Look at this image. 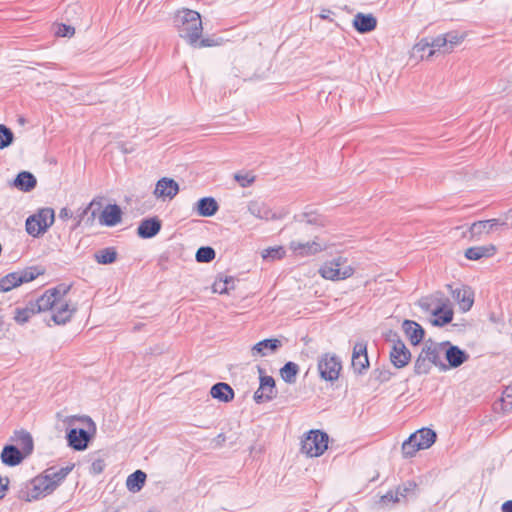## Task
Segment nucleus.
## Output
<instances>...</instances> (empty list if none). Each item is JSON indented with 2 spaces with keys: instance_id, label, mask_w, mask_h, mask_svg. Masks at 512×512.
Wrapping results in <instances>:
<instances>
[{
  "instance_id": "69168bd1",
  "label": "nucleus",
  "mask_w": 512,
  "mask_h": 512,
  "mask_svg": "<svg viewBox=\"0 0 512 512\" xmlns=\"http://www.w3.org/2000/svg\"><path fill=\"white\" fill-rule=\"evenodd\" d=\"M502 406L505 411H511L512 410V398H507L506 396L503 395Z\"/></svg>"
},
{
  "instance_id": "4d7b16f0",
  "label": "nucleus",
  "mask_w": 512,
  "mask_h": 512,
  "mask_svg": "<svg viewBox=\"0 0 512 512\" xmlns=\"http://www.w3.org/2000/svg\"><path fill=\"white\" fill-rule=\"evenodd\" d=\"M105 462L103 459H96L92 462L90 467V473L94 475L101 474L105 469Z\"/></svg>"
},
{
  "instance_id": "680f3d73",
  "label": "nucleus",
  "mask_w": 512,
  "mask_h": 512,
  "mask_svg": "<svg viewBox=\"0 0 512 512\" xmlns=\"http://www.w3.org/2000/svg\"><path fill=\"white\" fill-rule=\"evenodd\" d=\"M217 43L210 38H200L198 40V43L194 47L203 48V47H212L215 46Z\"/></svg>"
},
{
  "instance_id": "09e8293b",
  "label": "nucleus",
  "mask_w": 512,
  "mask_h": 512,
  "mask_svg": "<svg viewBox=\"0 0 512 512\" xmlns=\"http://www.w3.org/2000/svg\"><path fill=\"white\" fill-rule=\"evenodd\" d=\"M32 485V488L28 491H21V495H20V498L27 501V502H31L33 500H38L39 498L41 497H44V493L40 490V489H37L38 487H35V483H31Z\"/></svg>"
},
{
  "instance_id": "c756f323",
  "label": "nucleus",
  "mask_w": 512,
  "mask_h": 512,
  "mask_svg": "<svg viewBox=\"0 0 512 512\" xmlns=\"http://www.w3.org/2000/svg\"><path fill=\"white\" fill-rule=\"evenodd\" d=\"M497 251V248L493 244L485 245V246H473L469 247L465 251V257L468 260H480L482 258L492 257Z\"/></svg>"
},
{
  "instance_id": "a18cd8bd",
  "label": "nucleus",
  "mask_w": 512,
  "mask_h": 512,
  "mask_svg": "<svg viewBox=\"0 0 512 512\" xmlns=\"http://www.w3.org/2000/svg\"><path fill=\"white\" fill-rule=\"evenodd\" d=\"M285 256V250L282 246L269 247L264 249L262 252V258L264 260H279Z\"/></svg>"
},
{
  "instance_id": "13d9d810",
  "label": "nucleus",
  "mask_w": 512,
  "mask_h": 512,
  "mask_svg": "<svg viewBox=\"0 0 512 512\" xmlns=\"http://www.w3.org/2000/svg\"><path fill=\"white\" fill-rule=\"evenodd\" d=\"M10 480L7 476H0V500H2L6 491L9 489Z\"/></svg>"
},
{
  "instance_id": "7c9ffc66",
  "label": "nucleus",
  "mask_w": 512,
  "mask_h": 512,
  "mask_svg": "<svg viewBox=\"0 0 512 512\" xmlns=\"http://www.w3.org/2000/svg\"><path fill=\"white\" fill-rule=\"evenodd\" d=\"M195 209L199 216L211 217L217 213L219 205L213 197H203L197 201Z\"/></svg>"
},
{
  "instance_id": "f257e3e1",
  "label": "nucleus",
  "mask_w": 512,
  "mask_h": 512,
  "mask_svg": "<svg viewBox=\"0 0 512 512\" xmlns=\"http://www.w3.org/2000/svg\"><path fill=\"white\" fill-rule=\"evenodd\" d=\"M173 22L179 36L186 40L188 44L195 46L198 43L203 32L200 13L190 9H182L175 14Z\"/></svg>"
},
{
  "instance_id": "0e129e2a",
  "label": "nucleus",
  "mask_w": 512,
  "mask_h": 512,
  "mask_svg": "<svg viewBox=\"0 0 512 512\" xmlns=\"http://www.w3.org/2000/svg\"><path fill=\"white\" fill-rule=\"evenodd\" d=\"M72 215H73L72 211L66 207L62 208L59 213V217L62 220L70 219L72 217Z\"/></svg>"
},
{
  "instance_id": "20e7f679",
  "label": "nucleus",
  "mask_w": 512,
  "mask_h": 512,
  "mask_svg": "<svg viewBox=\"0 0 512 512\" xmlns=\"http://www.w3.org/2000/svg\"><path fill=\"white\" fill-rule=\"evenodd\" d=\"M71 289V285H67L65 283H61L53 288H50L44 292L39 298L35 301H32L35 306V310L37 313L53 310L68 294Z\"/></svg>"
},
{
  "instance_id": "f704fd0d",
  "label": "nucleus",
  "mask_w": 512,
  "mask_h": 512,
  "mask_svg": "<svg viewBox=\"0 0 512 512\" xmlns=\"http://www.w3.org/2000/svg\"><path fill=\"white\" fill-rule=\"evenodd\" d=\"M279 372L284 382L288 384H294L299 373V366L295 362L288 361L284 364Z\"/></svg>"
},
{
  "instance_id": "c03bdc74",
  "label": "nucleus",
  "mask_w": 512,
  "mask_h": 512,
  "mask_svg": "<svg viewBox=\"0 0 512 512\" xmlns=\"http://www.w3.org/2000/svg\"><path fill=\"white\" fill-rule=\"evenodd\" d=\"M418 442L416 441V436H409L407 440H405L402 444V453L405 458L413 457L417 451L422 450L418 448Z\"/></svg>"
},
{
  "instance_id": "dca6fc26",
  "label": "nucleus",
  "mask_w": 512,
  "mask_h": 512,
  "mask_svg": "<svg viewBox=\"0 0 512 512\" xmlns=\"http://www.w3.org/2000/svg\"><path fill=\"white\" fill-rule=\"evenodd\" d=\"M282 346H283V343L280 339H277V338L263 339L252 346L251 355L253 357H265L268 355H273Z\"/></svg>"
},
{
  "instance_id": "412c9836",
  "label": "nucleus",
  "mask_w": 512,
  "mask_h": 512,
  "mask_svg": "<svg viewBox=\"0 0 512 512\" xmlns=\"http://www.w3.org/2000/svg\"><path fill=\"white\" fill-rule=\"evenodd\" d=\"M122 214L123 213L119 205L109 204L102 210L99 216V222L101 225L113 227L121 222Z\"/></svg>"
},
{
  "instance_id": "bf43d9fd",
  "label": "nucleus",
  "mask_w": 512,
  "mask_h": 512,
  "mask_svg": "<svg viewBox=\"0 0 512 512\" xmlns=\"http://www.w3.org/2000/svg\"><path fill=\"white\" fill-rule=\"evenodd\" d=\"M427 48L431 49L430 41L428 39H421L414 45L413 50L415 53L424 52Z\"/></svg>"
},
{
  "instance_id": "cd10ccee",
  "label": "nucleus",
  "mask_w": 512,
  "mask_h": 512,
  "mask_svg": "<svg viewBox=\"0 0 512 512\" xmlns=\"http://www.w3.org/2000/svg\"><path fill=\"white\" fill-rule=\"evenodd\" d=\"M210 395L218 401L228 403L234 399L235 393L229 384L225 382H218L211 387Z\"/></svg>"
},
{
  "instance_id": "603ef678",
  "label": "nucleus",
  "mask_w": 512,
  "mask_h": 512,
  "mask_svg": "<svg viewBox=\"0 0 512 512\" xmlns=\"http://www.w3.org/2000/svg\"><path fill=\"white\" fill-rule=\"evenodd\" d=\"M416 487L417 484L414 481H407L397 487L396 493L399 498H406L410 493L414 492Z\"/></svg>"
},
{
  "instance_id": "a19ab883",
  "label": "nucleus",
  "mask_w": 512,
  "mask_h": 512,
  "mask_svg": "<svg viewBox=\"0 0 512 512\" xmlns=\"http://www.w3.org/2000/svg\"><path fill=\"white\" fill-rule=\"evenodd\" d=\"M15 136L12 129L5 124H0V150H3L14 143Z\"/></svg>"
},
{
  "instance_id": "f8f14e48",
  "label": "nucleus",
  "mask_w": 512,
  "mask_h": 512,
  "mask_svg": "<svg viewBox=\"0 0 512 512\" xmlns=\"http://www.w3.org/2000/svg\"><path fill=\"white\" fill-rule=\"evenodd\" d=\"M92 435L83 428H71L66 432L68 446L76 451H83L88 447Z\"/></svg>"
},
{
  "instance_id": "4468645a",
  "label": "nucleus",
  "mask_w": 512,
  "mask_h": 512,
  "mask_svg": "<svg viewBox=\"0 0 512 512\" xmlns=\"http://www.w3.org/2000/svg\"><path fill=\"white\" fill-rule=\"evenodd\" d=\"M425 356H428L429 362L432 366H436L440 371H447L449 366H446V363L443 362L440 358V353L444 352V345L440 343L434 342L431 339L427 340L421 350Z\"/></svg>"
},
{
  "instance_id": "8fccbe9b",
  "label": "nucleus",
  "mask_w": 512,
  "mask_h": 512,
  "mask_svg": "<svg viewBox=\"0 0 512 512\" xmlns=\"http://www.w3.org/2000/svg\"><path fill=\"white\" fill-rule=\"evenodd\" d=\"M234 179L241 187H248L255 181V176L250 172H237L234 174Z\"/></svg>"
},
{
  "instance_id": "72a5a7b5",
  "label": "nucleus",
  "mask_w": 512,
  "mask_h": 512,
  "mask_svg": "<svg viewBox=\"0 0 512 512\" xmlns=\"http://www.w3.org/2000/svg\"><path fill=\"white\" fill-rule=\"evenodd\" d=\"M74 464H70L66 467L56 469L55 467L48 468L45 473L50 478V482L55 485V489L60 483L67 477V475L73 470Z\"/></svg>"
},
{
  "instance_id": "bb28decb",
  "label": "nucleus",
  "mask_w": 512,
  "mask_h": 512,
  "mask_svg": "<svg viewBox=\"0 0 512 512\" xmlns=\"http://www.w3.org/2000/svg\"><path fill=\"white\" fill-rule=\"evenodd\" d=\"M248 211L259 219L275 220L280 218V216H277L276 213L272 212V210L264 202L258 200L249 202Z\"/></svg>"
},
{
  "instance_id": "3c124183",
  "label": "nucleus",
  "mask_w": 512,
  "mask_h": 512,
  "mask_svg": "<svg viewBox=\"0 0 512 512\" xmlns=\"http://www.w3.org/2000/svg\"><path fill=\"white\" fill-rule=\"evenodd\" d=\"M431 49L429 50L427 54V58L432 57L436 50H440L442 47H447V39H445L444 35H439L436 38L432 39L430 41Z\"/></svg>"
},
{
  "instance_id": "9d476101",
  "label": "nucleus",
  "mask_w": 512,
  "mask_h": 512,
  "mask_svg": "<svg viewBox=\"0 0 512 512\" xmlns=\"http://www.w3.org/2000/svg\"><path fill=\"white\" fill-rule=\"evenodd\" d=\"M342 369L340 359L336 355L324 354L318 361L320 377L326 381H335Z\"/></svg>"
},
{
  "instance_id": "a878e982",
  "label": "nucleus",
  "mask_w": 512,
  "mask_h": 512,
  "mask_svg": "<svg viewBox=\"0 0 512 512\" xmlns=\"http://www.w3.org/2000/svg\"><path fill=\"white\" fill-rule=\"evenodd\" d=\"M12 185L22 192H31L37 186L36 177L29 171L19 172L13 180Z\"/></svg>"
},
{
  "instance_id": "1a4fd4ad",
  "label": "nucleus",
  "mask_w": 512,
  "mask_h": 512,
  "mask_svg": "<svg viewBox=\"0 0 512 512\" xmlns=\"http://www.w3.org/2000/svg\"><path fill=\"white\" fill-rule=\"evenodd\" d=\"M293 220L298 224V232H309V230L325 227L327 224L325 216L315 210L295 214Z\"/></svg>"
},
{
  "instance_id": "4c0bfd02",
  "label": "nucleus",
  "mask_w": 512,
  "mask_h": 512,
  "mask_svg": "<svg viewBox=\"0 0 512 512\" xmlns=\"http://www.w3.org/2000/svg\"><path fill=\"white\" fill-rule=\"evenodd\" d=\"M432 369V364L429 362L428 356L421 351L414 362V374L417 376L427 375Z\"/></svg>"
},
{
  "instance_id": "c9c22d12",
  "label": "nucleus",
  "mask_w": 512,
  "mask_h": 512,
  "mask_svg": "<svg viewBox=\"0 0 512 512\" xmlns=\"http://www.w3.org/2000/svg\"><path fill=\"white\" fill-rule=\"evenodd\" d=\"M117 257L118 253L114 247L100 249L94 254L96 262L103 265L114 263L117 260Z\"/></svg>"
},
{
  "instance_id": "6e6552de",
  "label": "nucleus",
  "mask_w": 512,
  "mask_h": 512,
  "mask_svg": "<svg viewBox=\"0 0 512 512\" xmlns=\"http://www.w3.org/2000/svg\"><path fill=\"white\" fill-rule=\"evenodd\" d=\"M387 340L393 343L390 351V361L393 366L398 369L407 366L411 360V352L400 339L399 335L396 332L390 331Z\"/></svg>"
},
{
  "instance_id": "5fc2aeb1",
  "label": "nucleus",
  "mask_w": 512,
  "mask_h": 512,
  "mask_svg": "<svg viewBox=\"0 0 512 512\" xmlns=\"http://www.w3.org/2000/svg\"><path fill=\"white\" fill-rule=\"evenodd\" d=\"M392 375H393V373L387 369L377 368V369H374L372 372L373 378L380 383L389 381L391 379Z\"/></svg>"
},
{
  "instance_id": "aec40b11",
  "label": "nucleus",
  "mask_w": 512,
  "mask_h": 512,
  "mask_svg": "<svg viewBox=\"0 0 512 512\" xmlns=\"http://www.w3.org/2000/svg\"><path fill=\"white\" fill-rule=\"evenodd\" d=\"M25 458V454H23L20 449L13 444L5 445L0 455L2 463L9 467L21 464Z\"/></svg>"
},
{
  "instance_id": "de8ad7c7",
  "label": "nucleus",
  "mask_w": 512,
  "mask_h": 512,
  "mask_svg": "<svg viewBox=\"0 0 512 512\" xmlns=\"http://www.w3.org/2000/svg\"><path fill=\"white\" fill-rule=\"evenodd\" d=\"M98 204V209L102 206V198H94L86 208L83 209V211L79 214V219L77 223L75 224V227L80 225L81 222H84L86 224L87 217L90 216L91 209H93L94 205Z\"/></svg>"
},
{
  "instance_id": "a211bd4d",
  "label": "nucleus",
  "mask_w": 512,
  "mask_h": 512,
  "mask_svg": "<svg viewBox=\"0 0 512 512\" xmlns=\"http://www.w3.org/2000/svg\"><path fill=\"white\" fill-rule=\"evenodd\" d=\"M179 192V184L172 178L163 177L156 183L154 195L157 198L173 199Z\"/></svg>"
},
{
  "instance_id": "052dcab7",
  "label": "nucleus",
  "mask_w": 512,
  "mask_h": 512,
  "mask_svg": "<svg viewBox=\"0 0 512 512\" xmlns=\"http://www.w3.org/2000/svg\"><path fill=\"white\" fill-rule=\"evenodd\" d=\"M400 501V498L398 497L396 491L393 492V491H388L385 495H383L381 497V502L383 503H396V502H399Z\"/></svg>"
},
{
  "instance_id": "6ab92c4d",
  "label": "nucleus",
  "mask_w": 512,
  "mask_h": 512,
  "mask_svg": "<svg viewBox=\"0 0 512 512\" xmlns=\"http://www.w3.org/2000/svg\"><path fill=\"white\" fill-rule=\"evenodd\" d=\"M161 227L162 222L158 217L145 218L140 222L137 234L142 239H150L160 232Z\"/></svg>"
},
{
  "instance_id": "774afa93",
  "label": "nucleus",
  "mask_w": 512,
  "mask_h": 512,
  "mask_svg": "<svg viewBox=\"0 0 512 512\" xmlns=\"http://www.w3.org/2000/svg\"><path fill=\"white\" fill-rule=\"evenodd\" d=\"M502 512H512V500L505 501L501 507Z\"/></svg>"
},
{
  "instance_id": "37998d69",
  "label": "nucleus",
  "mask_w": 512,
  "mask_h": 512,
  "mask_svg": "<svg viewBox=\"0 0 512 512\" xmlns=\"http://www.w3.org/2000/svg\"><path fill=\"white\" fill-rule=\"evenodd\" d=\"M25 226L27 233L33 237H38L39 235L44 234L42 231V225L35 214L26 219Z\"/></svg>"
},
{
  "instance_id": "5701e85b",
  "label": "nucleus",
  "mask_w": 512,
  "mask_h": 512,
  "mask_svg": "<svg viewBox=\"0 0 512 512\" xmlns=\"http://www.w3.org/2000/svg\"><path fill=\"white\" fill-rule=\"evenodd\" d=\"M432 315L434 319L431 320V324L433 326L443 327L453 320L454 312L446 302H443L432 311Z\"/></svg>"
},
{
  "instance_id": "9b49d317",
  "label": "nucleus",
  "mask_w": 512,
  "mask_h": 512,
  "mask_svg": "<svg viewBox=\"0 0 512 512\" xmlns=\"http://www.w3.org/2000/svg\"><path fill=\"white\" fill-rule=\"evenodd\" d=\"M441 345H444V355L447 361L446 366L450 368H458L470 358V355L459 346L452 344L450 341H443Z\"/></svg>"
},
{
  "instance_id": "423d86ee",
  "label": "nucleus",
  "mask_w": 512,
  "mask_h": 512,
  "mask_svg": "<svg viewBox=\"0 0 512 512\" xmlns=\"http://www.w3.org/2000/svg\"><path fill=\"white\" fill-rule=\"evenodd\" d=\"M346 259L342 257L324 263L319 273L325 279L336 281L344 280L353 275L354 269L350 265H345Z\"/></svg>"
},
{
  "instance_id": "39448f33",
  "label": "nucleus",
  "mask_w": 512,
  "mask_h": 512,
  "mask_svg": "<svg viewBox=\"0 0 512 512\" xmlns=\"http://www.w3.org/2000/svg\"><path fill=\"white\" fill-rule=\"evenodd\" d=\"M512 210L509 211L508 214L505 215L504 218H497V219H489V220H482L474 222L470 228L469 232L471 234V237H479L483 233H491L494 231H500V230H508L512 228Z\"/></svg>"
},
{
  "instance_id": "2f4dec72",
  "label": "nucleus",
  "mask_w": 512,
  "mask_h": 512,
  "mask_svg": "<svg viewBox=\"0 0 512 512\" xmlns=\"http://www.w3.org/2000/svg\"><path fill=\"white\" fill-rule=\"evenodd\" d=\"M411 436H416L417 447L422 450L430 448L437 439L436 432L430 428H421L412 433Z\"/></svg>"
},
{
  "instance_id": "f3484780",
  "label": "nucleus",
  "mask_w": 512,
  "mask_h": 512,
  "mask_svg": "<svg viewBox=\"0 0 512 512\" xmlns=\"http://www.w3.org/2000/svg\"><path fill=\"white\" fill-rule=\"evenodd\" d=\"M450 289L452 298L459 304L460 309L464 312L471 309L474 303V293L468 286H461L453 289L452 285H447Z\"/></svg>"
},
{
  "instance_id": "c85d7f7f",
  "label": "nucleus",
  "mask_w": 512,
  "mask_h": 512,
  "mask_svg": "<svg viewBox=\"0 0 512 512\" xmlns=\"http://www.w3.org/2000/svg\"><path fill=\"white\" fill-rule=\"evenodd\" d=\"M12 441L17 442L21 446V452L28 457L34 450V441L31 434L26 430H16L11 437Z\"/></svg>"
},
{
  "instance_id": "f03ea898",
  "label": "nucleus",
  "mask_w": 512,
  "mask_h": 512,
  "mask_svg": "<svg viewBox=\"0 0 512 512\" xmlns=\"http://www.w3.org/2000/svg\"><path fill=\"white\" fill-rule=\"evenodd\" d=\"M42 266H30L19 271L11 272L0 279V292H8L24 283H28L43 275Z\"/></svg>"
},
{
  "instance_id": "e2e57ef3",
  "label": "nucleus",
  "mask_w": 512,
  "mask_h": 512,
  "mask_svg": "<svg viewBox=\"0 0 512 512\" xmlns=\"http://www.w3.org/2000/svg\"><path fill=\"white\" fill-rule=\"evenodd\" d=\"M100 209H98V204H95L93 209H91L90 216L87 217L86 225L92 226L95 220V217Z\"/></svg>"
},
{
  "instance_id": "4be33fe9",
  "label": "nucleus",
  "mask_w": 512,
  "mask_h": 512,
  "mask_svg": "<svg viewBox=\"0 0 512 512\" xmlns=\"http://www.w3.org/2000/svg\"><path fill=\"white\" fill-rule=\"evenodd\" d=\"M402 328L413 346L419 345L423 341L425 330L416 321L406 319L403 321Z\"/></svg>"
},
{
  "instance_id": "ddd939ff",
  "label": "nucleus",
  "mask_w": 512,
  "mask_h": 512,
  "mask_svg": "<svg viewBox=\"0 0 512 512\" xmlns=\"http://www.w3.org/2000/svg\"><path fill=\"white\" fill-rule=\"evenodd\" d=\"M351 365L354 372L357 374H363L369 368L366 342L361 341L354 345Z\"/></svg>"
},
{
  "instance_id": "49530a36",
  "label": "nucleus",
  "mask_w": 512,
  "mask_h": 512,
  "mask_svg": "<svg viewBox=\"0 0 512 512\" xmlns=\"http://www.w3.org/2000/svg\"><path fill=\"white\" fill-rule=\"evenodd\" d=\"M444 37L447 39V46H449V48H446L445 52H451L456 45H459L464 40L465 35L451 31L444 34Z\"/></svg>"
},
{
  "instance_id": "b1692460",
  "label": "nucleus",
  "mask_w": 512,
  "mask_h": 512,
  "mask_svg": "<svg viewBox=\"0 0 512 512\" xmlns=\"http://www.w3.org/2000/svg\"><path fill=\"white\" fill-rule=\"evenodd\" d=\"M53 311L51 320L56 325H65L71 320L73 314L76 312V308L70 307L67 302L62 300L56 307H54Z\"/></svg>"
},
{
  "instance_id": "2eb2a0df",
  "label": "nucleus",
  "mask_w": 512,
  "mask_h": 512,
  "mask_svg": "<svg viewBox=\"0 0 512 512\" xmlns=\"http://www.w3.org/2000/svg\"><path fill=\"white\" fill-rule=\"evenodd\" d=\"M327 248V245L320 243L318 237L315 236L313 241L301 242L291 241L290 249L297 255L300 256H311L315 255Z\"/></svg>"
},
{
  "instance_id": "e433bc0d",
  "label": "nucleus",
  "mask_w": 512,
  "mask_h": 512,
  "mask_svg": "<svg viewBox=\"0 0 512 512\" xmlns=\"http://www.w3.org/2000/svg\"><path fill=\"white\" fill-rule=\"evenodd\" d=\"M36 313L37 311L35 310V306L33 305L32 301H29L25 307H17L15 309L14 320L18 324L23 325L27 323L29 319Z\"/></svg>"
},
{
  "instance_id": "58836bf2",
  "label": "nucleus",
  "mask_w": 512,
  "mask_h": 512,
  "mask_svg": "<svg viewBox=\"0 0 512 512\" xmlns=\"http://www.w3.org/2000/svg\"><path fill=\"white\" fill-rule=\"evenodd\" d=\"M35 215L42 225L43 233H45L54 223L55 212L52 208H42Z\"/></svg>"
},
{
  "instance_id": "864d4df0",
  "label": "nucleus",
  "mask_w": 512,
  "mask_h": 512,
  "mask_svg": "<svg viewBox=\"0 0 512 512\" xmlns=\"http://www.w3.org/2000/svg\"><path fill=\"white\" fill-rule=\"evenodd\" d=\"M75 34V28L64 23L57 24L55 35L58 37H72Z\"/></svg>"
},
{
  "instance_id": "393cba45",
  "label": "nucleus",
  "mask_w": 512,
  "mask_h": 512,
  "mask_svg": "<svg viewBox=\"0 0 512 512\" xmlns=\"http://www.w3.org/2000/svg\"><path fill=\"white\" fill-rule=\"evenodd\" d=\"M377 26V19L372 14L357 13L353 19L354 29L361 33H369Z\"/></svg>"
},
{
  "instance_id": "7ed1b4c3",
  "label": "nucleus",
  "mask_w": 512,
  "mask_h": 512,
  "mask_svg": "<svg viewBox=\"0 0 512 512\" xmlns=\"http://www.w3.org/2000/svg\"><path fill=\"white\" fill-rule=\"evenodd\" d=\"M329 437L321 430H310L301 440V452L309 457L321 456L328 447Z\"/></svg>"
},
{
  "instance_id": "79ce46f5",
  "label": "nucleus",
  "mask_w": 512,
  "mask_h": 512,
  "mask_svg": "<svg viewBox=\"0 0 512 512\" xmlns=\"http://www.w3.org/2000/svg\"><path fill=\"white\" fill-rule=\"evenodd\" d=\"M216 252L210 246H201L195 254V259L198 263H209L215 259Z\"/></svg>"
},
{
  "instance_id": "6e6d98bb",
  "label": "nucleus",
  "mask_w": 512,
  "mask_h": 512,
  "mask_svg": "<svg viewBox=\"0 0 512 512\" xmlns=\"http://www.w3.org/2000/svg\"><path fill=\"white\" fill-rule=\"evenodd\" d=\"M230 283H233L232 277H226L224 280L215 281L213 284V289L215 292H218L220 294L227 293L228 292V285Z\"/></svg>"
},
{
  "instance_id": "0eeeda50",
  "label": "nucleus",
  "mask_w": 512,
  "mask_h": 512,
  "mask_svg": "<svg viewBox=\"0 0 512 512\" xmlns=\"http://www.w3.org/2000/svg\"><path fill=\"white\" fill-rule=\"evenodd\" d=\"M259 387L253 394V400L257 404L272 401L277 396L276 382L272 376L265 375L262 367L258 366Z\"/></svg>"
},
{
  "instance_id": "473e14b6",
  "label": "nucleus",
  "mask_w": 512,
  "mask_h": 512,
  "mask_svg": "<svg viewBox=\"0 0 512 512\" xmlns=\"http://www.w3.org/2000/svg\"><path fill=\"white\" fill-rule=\"evenodd\" d=\"M147 475L142 470L131 473L126 480V487L131 492H139L145 485Z\"/></svg>"
},
{
  "instance_id": "338daca9",
  "label": "nucleus",
  "mask_w": 512,
  "mask_h": 512,
  "mask_svg": "<svg viewBox=\"0 0 512 512\" xmlns=\"http://www.w3.org/2000/svg\"><path fill=\"white\" fill-rule=\"evenodd\" d=\"M333 12L329 9H323L319 15V17L321 19H324V20H329V21H333L331 18H330V14H332Z\"/></svg>"
},
{
  "instance_id": "ea45409f",
  "label": "nucleus",
  "mask_w": 512,
  "mask_h": 512,
  "mask_svg": "<svg viewBox=\"0 0 512 512\" xmlns=\"http://www.w3.org/2000/svg\"><path fill=\"white\" fill-rule=\"evenodd\" d=\"M31 483H35V487H38L37 489H40L45 496L55 490V485L50 482V478L46 473L43 476L35 477Z\"/></svg>"
}]
</instances>
